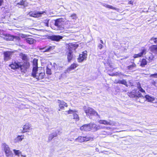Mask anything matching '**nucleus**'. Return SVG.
<instances>
[{
    "label": "nucleus",
    "mask_w": 157,
    "mask_h": 157,
    "mask_svg": "<svg viewBox=\"0 0 157 157\" xmlns=\"http://www.w3.org/2000/svg\"><path fill=\"white\" fill-rule=\"evenodd\" d=\"M9 66L12 70L16 71L20 69L21 72L25 73L30 66L29 62L28 61L24 62L21 64V62L17 60L12 61Z\"/></svg>",
    "instance_id": "1"
},
{
    "label": "nucleus",
    "mask_w": 157,
    "mask_h": 157,
    "mask_svg": "<svg viewBox=\"0 0 157 157\" xmlns=\"http://www.w3.org/2000/svg\"><path fill=\"white\" fill-rule=\"evenodd\" d=\"M38 60L36 58H34L32 62V70L31 73V76L35 78L37 80H40L43 79L45 76L44 71H43L38 73L37 75V72L38 71Z\"/></svg>",
    "instance_id": "2"
},
{
    "label": "nucleus",
    "mask_w": 157,
    "mask_h": 157,
    "mask_svg": "<svg viewBox=\"0 0 157 157\" xmlns=\"http://www.w3.org/2000/svg\"><path fill=\"white\" fill-rule=\"evenodd\" d=\"M101 128L100 125H97L94 123H90L83 125L80 127V129L81 131H89L91 129L94 131H97Z\"/></svg>",
    "instance_id": "3"
},
{
    "label": "nucleus",
    "mask_w": 157,
    "mask_h": 157,
    "mask_svg": "<svg viewBox=\"0 0 157 157\" xmlns=\"http://www.w3.org/2000/svg\"><path fill=\"white\" fill-rule=\"evenodd\" d=\"M87 117L90 119H92L94 117L99 116L97 112L92 108L88 107L84 110Z\"/></svg>",
    "instance_id": "4"
},
{
    "label": "nucleus",
    "mask_w": 157,
    "mask_h": 157,
    "mask_svg": "<svg viewBox=\"0 0 157 157\" xmlns=\"http://www.w3.org/2000/svg\"><path fill=\"white\" fill-rule=\"evenodd\" d=\"M128 95L130 98H144V97L139 91L137 92L136 89L133 90L132 91L128 93Z\"/></svg>",
    "instance_id": "5"
},
{
    "label": "nucleus",
    "mask_w": 157,
    "mask_h": 157,
    "mask_svg": "<svg viewBox=\"0 0 157 157\" xmlns=\"http://www.w3.org/2000/svg\"><path fill=\"white\" fill-rule=\"evenodd\" d=\"M62 18H58L55 21L54 25L58 30H62L64 29V21Z\"/></svg>",
    "instance_id": "6"
},
{
    "label": "nucleus",
    "mask_w": 157,
    "mask_h": 157,
    "mask_svg": "<svg viewBox=\"0 0 157 157\" xmlns=\"http://www.w3.org/2000/svg\"><path fill=\"white\" fill-rule=\"evenodd\" d=\"M87 52L86 50L82 52L80 54L77 58V60L78 63H81L86 60L87 58Z\"/></svg>",
    "instance_id": "7"
},
{
    "label": "nucleus",
    "mask_w": 157,
    "mask_h": 157,
    "mask_svg": "<svg viewBox=\"0 0 157 157\" xmlns=\"http://www.w3.org/2000/svg\"><path fill=\"white\" fill-rule=\"evenodd\" d=\"M57 102L59 106L58 111H60L64 110L65 107H67L68 106L67 104L63 100H58Z\"/></svg>",
    "instance_id": "8"
},
{
    "label": "nucleus",
    "mask_w": 157,
    "mask_h": 157,
    "mask_svg": "<svg viewBox=\"0 0 157 157\" xmlns=\"http://www.w3.org/2000/svg\"><path fill=\"white\" fill-rule=\"evenodd\" d=\"M78 47V45L72 43H69L67 44L66 48L69 52H72L75 51Z\"/></svg>",
    "instance_id": "9"
},
{
    "label": "nucleus",
    "mask_w": 157,
    "mask_h": 157,
    "mask_svg": "<svg viewBox=\"0 0 157 157\" xmlns=\"http://www.w3.org/2000/svg\"><path fill=\"white\" fill-rule=\"evenodd\" d=\"M2 145L3 146L4 151L6 156H8L12 155V152L10 150V149L8 145H7L6 143L2 144Z\"/></svg>",
    "instance_id": "10"
},
{
    "label": "nucleus",
    "mask_w": 157,
    "mask_h": 157,
    "mask_svg": "<svg viewBox=\"0 0 157 157\" xmlns=\"http://www.w3.org/2000/svg\"><path fill=\"white\" fill-rule=\"evenodd\" d=\"M44 12V11H30L28 14L31 17H40Z\"/></svg>",
    "instance_id": "11"
},
{
    "label": "nucleus",
    "mask_w": 157,
    "mask_h": 157,
    "mask_svg": "<svg viewBox=\"0 0 157 157\" xmlns=\"http://www.w3.org/2000/svg\"><path fill=\"white\" fill-rule=\"evenodd\" d=\"M13 53V52L9 51H7L4 52V60L7 61L10 59H11Z\"/></svg>",
    "instance_id": "12"
},
{
    "label": "nucleus",
    "mask_w": 157,
    "mask_h": 157,
    "mask_svg": "<svg viewBox=\"0 0 157 157\" xmlns=\"http://www.w3.org/2000/svg\"><path fill=\"white\" fill-rule=\"evenodd\" d=\"M63 37L61 36L53 35L49 36L48 38L52 41H59L62 39Z\"/></svg>",
    "instance_id": "13"
},
{
    "label": "nucleus",
    "mask_w": 157,
    "mask_h": 157,
    "mask_svg": "<svg viewBox=\"0 0 157 157\" xmlns=\"http://www.w3.org/2000/svg\"><path fill=\"white\" fill-rule=\"evenodd\" d=\"M23 129L21 131L22 133H25L29 132L32 129L31 125L29 123H26L23 125L22 127Z\"/></svg>",
    "instance_id": "14"
},
{
    "label": "nucleus",
    "mask_w": 157,
    "mask_h": 157,
    "mask_svg": "<svg viewBox=\"0 0 157 157\" xmlns=\"http://www.w3.org/2000/svg\"><path fill=\"white\" fill-rule=\"evenodd\" d=\"M98 123L101 124H103L105 125H109L111 126L114 125L115 122L114 121L109 120V121L105 120H100L98 121Z\"/></svg>",
    "instance_id": "15"
},
{
    "label": "nucleus",
    "mask_w": 157,
    "mask_h": 157,
    "mask_svg": "<svg viewBox=\"0 0 157 157\" xmlns=\"http://www.w3.org/2000/svg\"><path fill=\"white\" fill-rule=\"evenodd\" d=\"M1 37L6 41L12 40H13V36L9 34H2Z\"/></svg>",
    "instance_id": "16"
},
{
    "label": "nucleus",
    "mask_w": 157,
    "mask_h": 157,
    "mask_svg": "<svg viewBox=\"0 0 157 157\" xmlns=\"http://www.w3.org/2000/svg\"><path fill=\"white\" fill-rule=\"evenodd\" d=\"M147 50L145 48H144L141 50V52L137 54H135L133 56L134 58L135 59L139 57H141L143 56L144 54H145Z\"/></svg>",
    "instance_id": "17"
},
{
    "label": "nucleus",
    "mask_w": 157,
    "mask_h": 157,
    "mask_svg": "<svg viewBox=\"0 0 157 157\" xmlns=\"http://www.w3.org/2000/svg\"><path fill=\"white\" fill-rule=\"evenodd\" d=\"M149 49L152 53L157 54V45H152L149 47Z\"/></svg>",
    "instance_id": "18"
},
{
    "label": "nucleus",
    "mask_w": 157,
    "mask_h": 157,
    "mask_svg": "<svg viewBox=\"0 0 157 157\" xmlns=\"http://www.w3.org/2000/svg\"><path fill=\"white\" fill-rule=\"evenodd\" d=\"M78 65L76 63H73L71 64L69 67L67 69V71H70L75 69L78 66Z\"/></svg>",
    "instance_id": "19"
},
{
    "label": "nucleus",
    "mask_w": 157,
    "mask_h": 157,
    "mask_svg": "<svg viewBox=\"0 0 157 157\" xmlns=\"http://www.w3.org/2000/svg\"><path fill=\"white\" fill-rule=\"evenodd\" d=\"M73 52H69L67 53V61L68 62H70L72 60L73 58V56L72 54Z\"/></svg>",
    "instance_id": "20"
},
{
    "label": "nucleus",
    "mask_w": 157,
    "mask_h": 157,
    "mask_svg": "<svg viewBox=\"0 0 157 157\" xmlns=\"http://www.w3.org/2000/svg\"><path fill=\"white\" fill-rule=\"evenodd\" d=\"M116 84H119L124 85L126 87L128 86V85L127 83V82L126 80L125 79H123L122 80H118L116 82Z\"/></svg>",
    "instance_id": "21"
},
{
    "label": "nucleus",
    "mask_w": 157,
    "mask_h": 157,
    "mask_svg": "<svg viewBox=\"0 0 157 157\" xmlns=\"http://www.w3.org/2000/svg\"><path fill=\"white\" fill-rule=\"evenodd\" d=\"M19 56L21 59L24 61H27L28 60L27 56L22 53H21L19 54Z\"/></svg>",
    "instance_id": "22"
},
{
    "label": "nucleus",
    "mask_w": 157,
    "mask_h": 157,
    "mask_svg": "<svg viewBox=\"0 0 157 157\" xmlns=\"http://www.w3.org/2000/svg\"><path fill=\"white\" fill-rule=\"evenodd\" d=\"M77 111L76 110L73 114V119L75 120L76 121H78L79 120V117L77 113Z\"/></svg>",
    "instance_id": "23"
},
{
    "label": "nucleus",
    "mask_w": 157,
    "mask_h": 157,
    "mask_svg": "<svg viewBox=\"0 0 157 157\" xmlns=\"http://www.w3.org/2000/svg\"><path fill=\"white\" fill-rule=\"evenodd\" d=\"M57 136V133L56 132H55L51 134L48 137V140L50 141L51 140L54 138L56 137Z\"/></svg>",
    "instance_id": "24"
},
{
    "label": "nucleus",
    "mask_w": 157,
    "mask_h": 157,
    "mask_svg": "<svg viewBox=\"0 0 157 157\" xmlns=\"http://www.w3.org/2000/svg\"><path fill=\"white\" fill-rule=\"evenodd\" d=\"M137 87L139 89V91L141 93H145V91L141 86V84L139 82H137L136 83Z\"/></svg>",
    "instance_id": "25"
},
{
    "label": "nucleus",
    "mask_w": 157,
    "mask_h": 157,
    "mask_svg": "<svg viewBox=\"0 0 157 157\" xmlns=\"http://www.w3.org/2000/svg\"><path fill=\"white\" fill-rule=\"evenodd\" d=\"M25 40L27 43L30 44H33L35 41V40L32 38H26Z\"/></svg>",
    "instance_id": "26"
},
{
    "label": "nucleus",
    "mask_w": 157,
    "mask_h": 157,
    "mask_svg": "<svg viewBox=\"0 0 157 157\" xmlns=\"http://www.w3.org/2000/svg\"><path fill=\"white\" fill-rule=\"evenodd\" d=\"M24 139V135H18L15 138V140L16 142L21 141Z\"/></svg>",
    "instance_id": "27"
},
{
    "label": "nucleus",
    "mask_w": 157,
    "mask_h": 157,
    "mask_svg": "<svg viewBox=\"0 0 157 157\" xmlns=\"http://www.w3.org/2000/svg\"><path fill=\"white\" fill-rule=\"evenodd\" d=\"M147 64V62L146 59H143L140 63V66L141 67H144Z\"/></svg>",
    "instance_id": "28"
},
{
    "label": "nucleus",
    "mask_w": 157,
    "mask_h": 157,
    "mask_svg": "<svg viewBox=\"0 0 157 157\" xmlns=\"http://www.w3.org/2000/svg\"><path fill=\"white\" fill-rule=\"evenodd\" d=\"M55 48L54 46H49L48 48L46 49L43 52H48L51 51L52 50H53Z\"/></svg>",
    "instance_id": "29"
},
{
    "label": "nucleus",
    "mask_w": 157,
    "mask_h": 157,
    "mask_svg": "<svg viewBox=\"0 0 157 157\" xmlns=\"http://www.w3.org/2000/svg\"><path fill=\"white\" fill-rule=\"evenodd\" d=\"M145 98L148 101H152L154 100V98L150 97L149 95H146Z\"/></svg>",
    "instance_id": "30"
},
{
    "label": "nucleus",
    "mask_w": 157,
    "mask_h": 157,
    "mask_svg": "<svg viewBox=\"0 0 157 157\" xmlns=\"http://www.w3.org/2000/svg\"><path fill=\"white\" fill-rule=\"evenodd\" d=\"M84 138L83 136H79L76 139V140L78 142H84Z\"/></svg>",
    "instance_id": "31"
},
{
    "label": "nucleus",
    "mask_w": 157,
    "mask_h": 157,
    "mask_svg": "<svg viewBox=\"0 0 157 157\" xmlns=\"http://www.w3.org/2000/svg\"><path fill=\"white\" fill-rule=\"evenodd\" d=\"M155 59L154 56L151 54L149 57L148 60L150 62H151L153 60Z\"/></svg>",
    "instance_id": "32"
},
{
    "label": "nucleus",
    "mask_w": 157,
    "mask_h": 157,
    "mask_svg": "<svg viewBox=\"0 0 157 157\" xmlns=\"http://www.w3.org/2000/svg\"><path fill=\"white\" fill-rule=\"evenodd\" d=\"M136 67V64L134 62L132 63V64L131 65H129L128 67V69L129 70L131 69L134 67Z\"/></svg>",
    "instance_id": "33"
},
{
    "label": "nucleus",
    "mask_w": 157,
    "mask_h": 157,
    "mask_svg": "<svg viewBox=\"0 0 157 157\" xmlns=\"http://www.w3.org/2000/svg\"><path fill=\"white\" fill-rule=\"evenodd\" d=\"M83 137L84 138V142L89 141L91 139H92V138L91 137H89V136H83Z\"/></svg>",
    "instance_id": "34"
},
{
    "label": "nucleus",
    "mask_w": 157,
    "mask_h": 157,
    "mask_svg": "<svg viewBox=\"0 0 157 157\" xmlns=\"http://www.w3.org/2000/svg\"><path fill=\"white\" fill-rule=\"evenodd\" d=\"M105 6L106 8H109L113 10H117V8L115 7H113L111 6H110L108 5H105Z\"/></svg>",
    "instance_id": "35"
},
{
    "label": "nucleus",
    "mask_w": 157,
    "mask_h": 157,
    "mask_svg": "<svg viewBox=\"0 0 157 157\" xmlns=\"http://www.w3.org/2000/svg\"><path fill=\"white\" fill-rule=\"evenodd\" d=\"M46 73L48 75H51L52 74L51 69L48 67H47L46 70Z\"/></svg>",
    "instance_id": "36"
},
{
    "label": "nucleus",
    "mask_w": 157,
    "mask_h": 157,
    "mask_svg": "<svg viewBox=\"0 0 157 157\" xmlns=\"http://www.w3.org/2000/svg\"><path fill=\"white\" fill-rule=\"evenodd\" d=\"M76 110H73L72 109H70L66 111L68 114H72L74 113L75 112Z\"/></svg>",
    "instance_id": "37"
},
{
    "label": "nucleus",
    "mask_w": 157,
    "mask_h": 157,
    "mask_svg": "<svg viewBox=\"0 0 157 157\" xmlns=\"http://www.w3.org/2000/svg\"><path fill=\"white\" fill-rule=\"evenodd\" d=\"M150 40H153L155 44H157V37H153L151 38Z\"/></svg>",
    "instance_id": "38"
},
{
    "label": "nucleus",
    "mask_w": 157,
    "mask_h": 157,
    "mask_svg": "<svg viewBox=\"0 0 157 157\" xmlns=\"http://www.w3.org/2000/svg\"><path fill=\"white\" fill-rule=\"evenodd\" d=\"M15 154L18 156L19 155V154L21 153L20 152H19V150H13Z\"/></svg>",
    "instance_id": "39"
},
{
    "label": "nucleus",
    "mask_w": 157,
    "mask_h": 157,
    "mask_svg": "<svg viewBox=\"0 0 157 157\" xmlns=\"http://www.w3.org/2000/svg\"><path fill=\"white\" fill-rule=\"evenodd\" d=\"M150 77H153L155 78H157V73L151 74L150 75Z\"/></svg>",
    "instance_id": "40"
},
{
    "label": "nucleus",
    "mask_w": 157,
    "mask_h": 157,
    "mask_svg": "<svg viewBox=\"0 0 157 157\" xmlns=\"http://www.w3.org/2000/svg\"><path fill=\"white\" fill-rule=\"evenodd\" d=\"M128 83L129 84V86H134L133 83L131 80L128 81Z\"/></svg>",
    "instance_id": "41"
},
{
    "label": "nucleus",
    "mask_w": 157,
    "mask_h": 157,
    "mask_svg": "<svg viewBox=\"0 0 157 157\" xmlns=\"http://www.w3.org/2000/svg\"><path fill=\"white\" fill-rule=\"evenodd\" d=\"M118 74V72H116V73H113L111 74H109V75L111 76H114L117 75Z\"/></svg>",
    "instance_id": "42"
},
{
    "label": "nucleus",
    "mask_w": 157,
    "mask_h": 157,
    "mask_svg": "<svg viewBox=\"0 0 157 157\" xmlns=\"http://www.w3.org/2000/svg\"><path fill=\"white\" fill-rule=\"evenodd\" d=\"M98 48L100 49H101L103 47V45L101 44H100L98 46Z\"/></svg>",
    "instance_id": "43"
},
{
    "label": "nucleus",
    "mask_w": 157,
    "mask_h": 157,
    "mask_svg": "<svg viewBox=\"0 0 157 157\" xmlns=\"http://www.w3.org/2000/svg\"><path fill=\"white\" fill-rule=\"evenodd\" d=\"M133 2L132 0L129 1L128 2V4H131L133 5Z\"/></svg>",
    "instance_id": "44"
},
{
    "label": "nucleus",
    "mask_w": 157,
    "mask_h": 157,
    "mask_svg": "<svg viewBox=\"0 0 157 157\" xmlns=\"http://www.w3.org/2000/svg\"><path fill=\"white\" fill-rule=\"evenodd\" d=\"M45 21L46 22H45V25L47 26H48V20H46Z\"/></svg>",
    "instance_id": "45"
},
{
    "label": "nucleus",
    "mask_w": 157,
    "mask_h": 157,
    "mask_svg": "<svg viewBox=\"0 0 157 157\" xmlns=\"http://www.w3.org/2000/svg\"><path fill=\"white\" fill-rule=\"evenodd\" d=\"M151 84L152 85H153L155 86H156V82L155 81H153L151 82Z\"/></svg>",
    "instance_id": "46"
},
{
    "label": "nucleus",
    "mask_w": 157,
    "mask_h": 157,
    "mask_svg": "<svg viewBox=\"0 0 157 157\" xmlns=\"http://www.w3.org/2000/svg\"><path fill=\"white\" fill-rule=\"evenodd\" d=\"M47 48V46H45L43 47H40L39 48V49L40 50L44 49Z\"/></svg>",
    "instance_id": "47"
},
{
    "label": "nucleus",
    "mask_w": 157,
    "mask_h": 157,
    "mask_svg": "<svg viewBox=\"0 0 157 157\" xmlns=\"http://www.w3.org/2000/svg\"><path fill=\"white\" fill-rule=\"evenodd\" d=\"M3 3V0H0V6H1Z\"/></svg>",
    "instance_id": "48"
},
{
    "label": "nucleus",
    "mask_w": 157,
    "mask_h": 157,
    "mask_svg": "<svg viewBox=\"0 0 157 157\" xmlns=\"http://www.w3.org/2000/svg\"><path fill=\"white\" fill-rule=\"evenodd\" d=\"M73 16H76V14H72L71 15V17Z\"/></svg>",
    "instance_id": "49"
},
{
    "label": "nucleus",
    "mask_w": 157,
    "mask_h": 157,
    "mask_svg": "<svg viewBox=\"0 0 157 157\" xmlns=\"http://www.w3.org/2000/svg\"><path fill=\"white\" fill-rule=\"evenodd\" d=\"M100 42H101V43H102V44H103V41L102 40H100Z\"/></svg>",
    "instance_id": "50"
}]
</instances>
